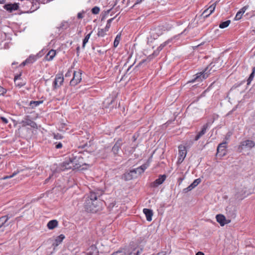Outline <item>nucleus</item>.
Listing matches in <instances>:
<instances>
[{
  "label": "nucleus",
  "mask_w": 255,
  "mask_h": 255,
  "mask_svg": "<svg viewBox=\"0 0 255 255\" xmlns=\"http://www.w3.org/2000/svg\"><path fill=\"white\" fill-rule=\"evenodd\" d=\"M87 165L84 161L82 154L78 153L77 155L63 161L59 166V170L64 171L66 169H79L83 165Z\"/></svg>",
  "instance_id": "nucleus-1"
},
{
  "label": "nucleus",
  "mask_w": 255,
  "mask_h": 255,
  "mask_svg": "<svg viewBox=\"0 0 255 255\" xmlns=\"http://www.w3.org/2000/svg\"><path fill=\"white\" fill-rule=\"evenodd\" d=\"M100 197V193L95 192H91L90 197L93 199V203L91 206H89L90 212L92 213L97 212L100 209V204L101 202L98 197Z\"/></svg>",
  "instance_id": "nucleus-2"
},
{
  "label": "nucleus",
  "mask_w": 255,
  "mask_h": 255,
  "mask_svg": "<svg viewBox=\"0 0 255 255\" xmlns=\"http://www.w3.org/2000/svg\"><path fill=\"white\" fill-rule=\"evenodd\" d=\"M255 146L254 141L250 139H246L240 142L238 149L241 152L245 150H250Z\"/></svg>",
  "instance_id": "nucleus-3"
},
{
  "label": "nucleus",
  "mask_w": 255,
  "mask_h": 255,
  "mask_svg": "<svg viewBox=\"0 0 255 255\" xmlns=\"http://www.w3.org/2000/svg\"><path fill=\"white\" fill-rule=\"evenodd\" d=\"M81 79L82 78L81 72L80 71H74L73 73V77L70 82V85L71 86H75L80 82Z\"/></svg>",
  "instance_id": "nucleus-4"
},
{
  "label": "nucleus",
  "mask_w": 255,
  "mask_h": 255,
  "mask_svg": "<svg viewBox=\"0 0 255 255\" xmlns=\"http://www.w3.org/2000/svg\"><path fill=\"white\" fill-rule=\"evenodd\" d=\"M64 81V78L61 74L56 75L53 84V87L54 89H57L59 88L63 84Z\"/></svg>",
  "instance_id": "nucleus-5"
},
{
  "label": "nucleus",
  "mask_w": 255,
  "mask_h": 255,
  "mask_svg": "<svg viewBox=\"0 0 255 255\" xmlns=\"http://www.w3.org/2000/svg\"><path fill=\"white\" fill-rule=\"evenodd\" d=\"M217 1L212 3L208 8L206 9L202 13V15L204 18L208 17L211 14H212L216 8Z\"/></svg>",
  "instance_id": "nucleus-6"
},
{
  "label": "nucleus",
  "mask_w": 255,
  "mask_h": 255,
  "mask_svg": "<svg viewBox=\"0 0 255 255\" xmlns=\"http://www.w3.org/2000/svg\"><path fill=\"white\" fill-rule=\"evenodd\" d=\"M227 142L225 141L219 144L217 147V154L221 156H223L226 154V145Z\"/></svg>",
  "instance_id": "nucleus-7"
},
{
  "label": "nucleus",
  "mask_w": 255,
  "mask_h": 255,
  "mask_svg": "<svg viewBox=\"0 0 255 255\" xmlns=\"http://www.w3.org/2000/svg\"><path fill=\"white\" fill-rule=\"evenodd\" d=\"M21 124L23 127L26 126H29L31 128H37V124L28 118V117H26L21 122Z\"/></svg>",
  "instance_id": "nucleus-8"
},
{
  "label": "nucleus",
  "mask_w": 255,
  "mask_h": 255,
  "mask_svg": "<svg viewBox=\"0 0 255 255\" xmlns=\"http://www.w3.org/2000/svg\"><path fill=\"white\" fill-rule=\"evenodd\" d=\"M209 127V123H206L203 125L200 131H199L194 138L195 141L199 140L201 136L204 135L207 132V130Z\"/></svg>",
  "instance_id": "nucleus-9"
},
{
  "label": "nucleus",
  "mask_w": 255,
  "mask_h": 255,
  "mask_svg": "<svg viewBox=\"0 0 255 255\" xmlns=\"http://www.w3.org/2000/svg\"><path fill=\"white\" fill-rule=\"evenodd\" d=\"M175 37H173V38H171L170 39H168L167 40H166V41H165L164 42H163V43L161 44L157 48L156 50L155 51L153 54L155 55V56H157L159 52L165 46H166L167 45L169 44L171 42V41H172L173 39Z\"/></svg>",
  "instance_id": "nucleus-10"
},
{
  "label": "nucleus",
  "mask_w": 255,
  "mask_h": 255,
  "mask_svg": "<svg viewBox=\"0 0 255 255\" xmlns=\"http://www.w3.org/2000/svg\"><path fill=\"white\" fill-rule=\"evenodd\" d=\"M165 175H160L158 178L156 179L152 183L151 186L153 187H157V186L161 184L166 179Z\"/></svg>",
  "instance_id": "nucleus-11"
},
{
  "label": "nucleus",
  "mask_w": 255,
  "mask_h": 255,
  "mask_svg": "<svg viewBox=\"0 0 255 255\" xmlns=\"http://www.w3.org/2000/svg\"><path fill=\"white\" fill-rule=\"evenodd\" d=\"M162 34V31L160 27H156L152 29L150 31L151 37L153 39H157V37Z\"/></svg>",
  "instance_id": "nucleus-12"
},
{
  "label": "nucleus",
  "mask_w": 255,
  "mask_h": 255,
  "mask_svg": "<svg viewBox=\"0 0 255 255\" xmlns=\"http://www.w3.org/2000/svg\"><path fill=\"white\" fill-rule=\"evenodd\" d=\"M18 5L17 3H8L4 5V8L9 12H12L13 10H17L18 8Z\"/></svg>",
  "instance_id": "nucleus-13"
},
{
  "label": "nucleus",
  "mask_w": 255,
  "mask_h": 255,
  "mask_svg": "<svg viewBox=\"0 0 255 255\" xmlns=\"http://www.w3.org/2000/svg\"><path fill=\"white\" fill-rule=\"evenodd\" d=\"M122 144V140L121 139H118L115 143L112 148V151L115 154H117Z\"/></svg>",
  "instance_id": "nucleus-14"
},
{
  "label": "nucleus",
  "mask_w": 255,
  "mask_h": 255,
  "mask_svg": "<svg viewBox=\"0 0 255 255\" xmlns=\"http://www.w3.org/2000/svg\"><path fill=\"white\" fill-rule=\"evenodd\" d=\"M178 149H179V152H178L179 157L185 158L186 156V154H187V150H186L185 146L184 145H180L178 146Z\"/></svg>",
  "instance_id": "nucleus-15"
},
{
  "label": "nucleus",
  "mask_w": 255,
  "mask_h": 255,
  "mask_svg": "<svg viewBox=\"0 0 255 255\" xmlns=\"http://www.w3.org/2000/svg\"><path fill=\"white\" fill-rule=\"evenodd\" d=\"M216 219L217 222H218L221 226H223L227 223L226 222V220L225 217L222 214L217 215Z\"/></svg>",
  "instance_id": "nucleus-16"
},
{
  "label": "nucleus",
  "mask_w": 255,
  "mask_h": 255,
  "mask_svg": "<svg viewBox=\"0 0 255 255\" xmlns=\"http://www.w3.org/2000/svg\"><path fill=\"white\" fill-rule=\"evenodd\" d=\"M143 212L146 216L147 221H151L153 216L152 211L150 209L145 208L143 209Z\"/></svg>",
  "instance_id": "nucleus-17"
},
{
  "label": "nucleus",
  "mask_w": 255,
  "mask_h": 255,
  "mask_svg": "<svg viewBox=\"0 0 255 255\" xmlns=\"http://www.w3.org/2000/svg\"><path fill=\"white\" fill-rule=\"evenodd\" d=\"M93 199L90 197V194L87 196L86 198V200L84 203V207L88 211L90 212V208H89L88 205H90L91 207L93 203Z\"/></svg>",
  "instance_id": "nucleus-18"
},
{
  "label": "nucleus",
  "mask_w": 255,
  "mask_h": 255,
  "mask_svg": "<svg viewBox=\"0 0 255 255\" xmlns=\"http://www.w3.org/2000/svg\"><path fill=\"white\" fill-rule=\"evenodd\" d=\"M56 55V51L54 50H50L45 57L47 61L52 60Z\"/></svg>",
  "instance_id": "nucleus-19"
},
{
  "label": "nucleus",
  "mask_w": 255,
  "mask_h": 255,
  "mask_svg": "<svg viewBox=\"0 0 255 255\" xmlns=\"http://www.w3.org/2000/svg\"><path fill=\"white\" fill-rule=\"evenodd\" d=\"M58 222L56 220H52L50 221L47 225L48 228L52 230L58 226Z\"/></svg>",
  "instance_id": "nucleus-20"
},
{
  "label": "nucleus",
  "mask_w": 255,
  "mask_h": 255,
  "mask_svg": "<svg viewBox=\"0 0 255 255\" xmlns=\"http://www.w3.org/2000/svg\"><path fill=\"white\" fill-rule=\"evenodd\" d=\"M20 79V75H17L16 76H15L14 77V83L16 86L19 88L22 87L25 85V83L19 81Z\"/></svg>",
  "instance_id": "nucleus-21"
},
{
  "label": "nucleus",
  "mask_w": 255,
  "mask_h": 255,
  "mask_svg": "<svg viewBox=\"0 0 255 255\" xmlns=\"http://www.w3.org/2000/svg\"><path fill=\"white\" fill-rule=\"evenodd\" d=\"M134 177V175L130 172L125 173L123 175V178L126 181L131 180Z\"/></svg>",
  "instance_id": "nucleus-22"
},
{
  "label": "nucleus",
  "mask_w": 255,
  "mask_h": 255,
  "mask_svg": "<svg viewBox=\"0 0 255 255\" xmlns=\"http://www.w3.org/2000/svg\"><path fill=\"white\" fill-rule=\"evenodd\" d=\"M43 103L42 101H31L30 102L29 106L31 107L32 108H34L37 106H38L40 104Z\"/></svg>",
  "instance_id": "nucleus-23"
},
{
  "label": "nucleus",
  "mask_w": 255,
  "mask_h": 255,
  "mask_svg": "<svg viewBox=\"0 0 255 255\" xmlns=\"http://www.w3.org/2000/svg\"><path fill=\"white\" fill-rule=\"evenodd\" d=\"M92 33V31H91L89 34H88L84 38V39L83 40V44H82V48L84 49L86 46V44L87 43V42L89 41V38L91 37V34Z\"/></svg>",
  "instance_id": "nucleus-24"
},
{
  "label": "nucleus",
  "mask_w": 255,
  "mask_h": 255,
  "mask_svg": "<svg viewBox=\"0 0 255 255\" xmlns=\"http://www.w3.org/2000/svg\"><path fill=\"white\" fill-rule=\"evenodd\" d=\"M37 59V57L34 55H30L28 58L26 59V62H28V64H31L34 62Z\"/></svg>",
  "instance_id": "nucleus-25"
},
{
  "label": "nucleus",
  "mask_w": 255,
  "mask_h": 255,
  "mask_svg": "<svg viewBox=\"0 0 255 255\" xmlns=\"http://www.w3.org/2000/svg\"><path fill=\"white\" fill-rule=\"evenodd\" d=\"M65 238L64 235L61 234L58 236L55 239L56 246H58L60 244Z\"/></svg>",
  "instance_id": "nucleus-26"
},
{
  "label": "nucleus",
  "mask_w": 255,
  "mask_h": 255,
  "mask_svg": "<svg viewBox=\"0 0 255 255\" xmlns=\"http://www.w3.org/2000/svg\"><path fill=\"white\" fill-rule=\"evenodd\" d=\"M230 23H231V20H226V21L222 22L220 24L219 27L222 29L226 28L227 27H228Z\"/></svg>",
  "instance_id": "nucleus-27"
},
{
  "label": "nucleus",
  "mask_w": 255,
  "mask_h": 255,
  "mask_svg": "<svg viewBox=\"0 0 255 255\" xmlns=\"http://www.w3.org/2000/svg\"><path fill=\"white\" fill-rule=\"evenodd\" d=\"M107 30L104 28L99 29L97 35L99 37H104L107 32Z\"/></svg>",
  "instance_id": "nucleus-28"
},
{
  "label": "nucleus",
  "mask_w": 255,
  "mask_h": 255,
  "mask_svg": "<svg viewBox=\"0 0 255 255\" xmlns=\"http://www.w3.org/2000/svg\"><path fill=\"white\" fill-rule=\"evenodd\" d=\"M69 27V24L67 22H66V21H64V22H62L61 24H60V26L59 27V28L60 29H67L68 27Z\"/></svg>",
  "instance_id": "nucleus-29"
},
{
  "label": "nucleus",
  "mask_w": 255,
  "mask_h": 255,
  "mask_svg": "<svg viewBox=\"0 0 255 255\" xmlns=\"http://www.w3.org/2000/svg\"><path fill=\"white\" fill-rule=\"evenodd\" d=\"M121 39L120 35H117L114 42V46L116 47L119 44L120 40Z\"/></svg>",
  "instance_id": "nucleus-30"
},
{
  "label": "nucleus",
  "mask_w": 255,
  "mask_h": 255,
  "mask_svg": "<svg viewBox=\"0 0 255 255\" xmlns=\"http://www.w3.org/2000/svg\"><path fill=\"white\" fill-rule=\"evenodd\" d=\"M255 67L253 68V71L252 73L251 74L248 80V84H249L251 81L253 79L254 76H255Z\"/></svg>",
  "instance_id": "nucleus-31"
},
{
  "label": "nucleus",
  "mask_w": 255,
  "mask_h": 255,
  "mask_svg": "<svg viewBox=\"0 0 255 255\" xmlns=\"http://www.w3.org/2000/svg\"><path fill=\"white\" fill-rule=\"evenodd\" d=\"M201 181V180L200 178H198L195 179L192 183L191 184V185H192V187L193 188H194L195 187H196Z\"/></svg>",
  "instance_id": "nucleus-32"
},
{
  "label": "nucleus",
  "mask_w": 255,
  "mask_h": 255,
  "mask_svg": "<svg viewBox=\"0 0 255 255\" xmlns=\"http://www.w3.org/2000/svg\"><path fill=\"white\" fill-rule=\"evenodd\" d=\"M100 12V8L98 6H95L92 9V12L93 14H98Z\"/></svg>",
  "instance_id": "nucleus-33"
},
{
  "label": "nucleus",
  "mask_w": 255,
  "mask_h": 255,
  "mask_svg": "<svg viewBox=\"0 0 255 255\" xmlns=\"http://www.w3.org/2000/svg\"><path fill=\"white\" fill-rule=\"evenodd\" d=\"M18 172L15 171L11 175L9 176H5L2 177L1 179L3 180L7 179L8 178H11L13 177H14L15 175H16L17 174Z\"/></svg>",
  "instance_id": "nucleus-34"
},
{
  "label": "nucleus",
  "mask_w": 255,
  "mask_h": 255,
  "mask_svg": "<svg viewBox=\"0 0 255 255\" xmlns=\"http://www.w3.org/2000/svg\"><path fill=\"white\" fill-rule=\"evenodd\" d=\"M243 14L242 13H241V12L239 11L237 12V13L236 14V15L235 16V20H238L242 18Z\"/></svg>",
  "instance_id": "nucleus-35"
},
{
  "label": "nucleus",
  "mask_w": 255,
  "mask_h": 255,
  "mask_svg": "<svg viewBox=\"0 0 255 255\" xmlns=\"http://www.w3.org/2000/svg\"><path fill=\"white\" fill-rule=\"evenodd\" d=\"M193 188V187H192V185H191V184L188 186L187 187V188H185L183 189V192L184 193H187L191 190H192Z\"/></svg>",
  "instance_id": "nucleus-36"
},
{
  "label": "nucleus",
  "mask_w": 255,
  "mask_h": 255,
  "mask_svg": "<svg viewBox=\"0 0 255 255\" xmlns=\"http://www.w3.org/2000/svg\"><path fill=\"white\" fill-rule=\"evenodd\" d=\"M111 255H126V254L122 251H118L113 253Z\"/></svg>",
  "instance_id": "nucleus-37"
},
{
  "label": "nucleus",
  "mask_w": 255,
  "mask_h": 255,
  "mask_svg": "<svg viewBox=\"0 0 255 255\" xmlns=\"http://www.w3.org/2000/svg\"><path fill=\"white\" fill-rule=\"evenodd\" d=\"M136 169V171L137 172V174H141L142 173H143V169H142V168H140V167H138Z\"/></svg>",
  "instance_id": "nucleus-38"
},
{
  "label": "nucleus",
  "mask_w": 255,
  "mask_h": 255,
  "mask_svg": "<svg viewBox=\"0 0 255 255\" xmlns=\"http://www.w3.org/2000/svg\"><path fill=\"white\" fill-rule=\"evenodd\" d=\"M200 74V75L199 76H197L196 77V78H195L194 79H193L192 80V82H194L195 81H199L201 80V76H202V74Z\"/></svg>",
  "instance_id": "nucleus-39"
},
{
  "label": "nucleus",
  "mask_w": 255,
  "mask_h": 255,
  "mask_svg": "<svg viewBox=\"0 0 255 255\" xmlns=\"http://www.w3.org/2000/svg\"><path fill=\"white\" fill-rule=\"evenodd\" d=\"M6 90L3 87L0 86V95H3L6 93Z\"/></svg>",
  "instance_id": "nucleus-40"
},
{
  "label": "nucleus",
  "mask_w": 255,
  "mask_h": 255,
  "mask_svg": "<svg viewBox=\"0 0 255 255\" xmlns=\"http://www.w3.org/2000/svg\"><path fill=\"white\" fill-rule=\"evenodd\" d=\"M55 144H56V145H55L56 148L59 149V148H61L62 147V144L61 142H60L58 143L56 142Z\"/></svg>",
  "instance_id": "nucleus-41"
},
{
  "label": "nucleus",
  "mask_w": 255,
  "mask_h": 255,
  "mask_svg": "<svg viewBox=\"0 0 255 255\" xmlns=\"http://www.w3.org/2000/svg\"><path fill=\"white\" fill-rule=\"evenodd\" d=\"M133 252H134V253L136 255H140V254H141V253L142 252V249H140L139 250H138L137 251H136L135 250H134L133 251Z\"/></svg>",
  "instance_id": "nucleus-42"
},
{
  "label": "nucleus",
  "mask_w": 255,
  "mask_h": 255,
  "mask_svg": "<svg viewBox=\"0 0 255 255\" xmlns=\"http://www.w3.org/2000/svg\"><path fill=\"white\" fill-rule=\"evenodd\" d=\"M248 6H244L242 8H241L239 11L241 12L243 14L245 13L246 10L247 9Z\"/></svg>",
  "instance_id": "nucleus-43"
},
{
  "label": "nucleus",
  "mask_w": 255,
  "mask_h": 255,
  "mask_svg": "<svg viewBox=\"0 0 255 255\" xmlns=\"http://www.w3.org/2000/svg\"><path fill=\"white\" fill-rule=\"evenodd\" d=\"M27 2L30 3L31 4V7L30 8V9L33 11H34L35 10H36L37 8V6H36L35 7H34V5L32 4V2H30V1H27Z\"/></svg>",
  "instance_id": "nucleus-44"
},
{
  "label": "nucleus",
  "mask_w": 255,
  "mask_h": 255,
  "mask_svg": "<svg viewBox=\"0 0 255 255\" xmlns=\"http://www.w3.org/2000/svg\"><path fill=\"white\" fill-rule=\"evenodd\" d=\"M184 159V158H183L178 157V161H177V163L178 164H181L183 162Z\"/></svg>",
  "instance_id": "nucleus-45"
},
{
  "label": "nucleus",
  "mask_w": 255,
  "mask_h": 255,
  "mask_svg": "<svg viewBox=\"0 0 255 255\" xmlns=\"http://www.w3.org/2000/svg\"><path fill=\"white\" fill-rule=\"evenodd\" d=\"M130 172L134 175V177L137 174L135 168L130 170Z\"/></svg>",
  "instance_id": "nucleus-46"
},
{
  "label": "nucleus",
  "mask_w": 255,
  "mask_h": 255,
  "mask_svg": "<svg viewBox=\"0 0 255 255\" xmlns=\"http://www.w3.org/2000/svg\"><path fill=\"white\" fill-rule=\"evenodd\" d=\"M62 136L59 134H54V138L55 139H61V138H62Z\"/></svg>",
  "instance_id": "nucleus-47"
},
{
  "label": "nucleus",
  "mask_w": 255,
  "mask_h": 255,
  "mask_svg": "<svg viewBox=\"0 0 255 255\" xmlns=\"http://www.w3.org/2000/svg\"><path fill=\"white\" fill-rule=\"evenodd\" d=\"M139 167H140V168H142V169H143V172L147 168V166L146 164H143Z\"/></svg>",
  "instance_id": "nucleus-48"
},
{
  "label": "nucleus",
  "mask_w": 255,
  "mask_h": 255,
  "mask_svg": "<svg viewBox=\"0 0 255 255\" xmlns=\"http://www.w3.org/2000/svg\"><path fill=\"white\" fill-rule=\"evenodd\" d=\"M1 119L4 123L7 124L8 123V120L5 118L1 117Z\"/></svg>",
  "instance_id": "nucleus-49"
},
{
  "label": "nucleus",
  "mask_w": 255,
  "mask_h": 255,
  "mask_svg": "<svg viewBox=\"0 0 255 255\" xmlns=\"http://www.w3.org/2000/svg\"><path fill=\"white\" fill-rule=\"evenodd\" d=\"M77 17L79 19L82 18L83 17V14L81 12H79L77 14Z\"/></svg>",
  "instance_id": "nucleus-50"
},
{
  "label": "nucleus",
  "mask_w": 255,
  "mask_h": 255,
  "mask_svg": "<svg viewBox=\"0 0 255 255\" xmlns=\"http://www.w3.org/2000/svg\"><path fill=\"white\" fill-rule=\"evenodd\" d=\"M166 253L164 252H161L156 254H153L152 255H165Z\"/></svg>",
  "instance_id": "nucleus-51"
},
{
  "label": "nucleus",
  "mask_w": 255,
  "mask_h": 255,
  "mask_svg": "<svg viewBox=\"0 0 255 255\" xmlns=\"http://www.w3.org/2000/svg\"><path fill=\"white\" fill-rule=\"evenodd\" d=\"M110 26H111V24L107 23L106 26L104 29H106L108 31L109 30Z\"/></svg>",
  "instance_id": "nucleus-52"
},
{
  "label": "nucleus",
  "mask_w": 255,
  "mask_h": 255,
  "mask_svg": "<svg viewBox=\"0 0 255 255\" xmlns=\"http://www.w3.org/2000/svg\"><path fill=\"white\" fill-rule=\"evenodd\" d=\"M114 18H110L109 19V20H108L107 21V23H109L110 24H111V22L113 21V20H114Z\"/></svg>",
  "instance_id": "nucleus-53"
},
{
  "label": "nucleus",
  "mask_w": 255,
  "mask_h": 255,
  "mask_svg": "<svg viewBox=\"0 0 255 255\" xmlns=\"http://www.w3.org/2000/svg\"><path fill=\"white\" fill-rule=\"evenodd\" d=\"M53 176V174L51 175H50L49 177L48 178H47L45 180V183H48V182L49 181V179H50L51 177Z\"/></svg>",
  "instance_id": "nucleus-54"
},
{
  "label": "nucleus",
  "mask_w": 255,
  "mask_h": 255,
  "mask_svg": "<svg viewBox=\"0 0 255 255\" xmlns=\"http://www.w3.org/2000/svg\"><path fill=\"white\" fill-rule=\"evenodd\" d=\"M143 0H136L135 4H139L141 3Z\"/></svg>",
  "instance_id": "nucleus-55"
},
{
  "label": "nucleus",
  "mask_w": 255,
  "mask_h": 255,
  "mask_svg": "<svg viewBox=\"0 0 255 255\" xmlns=\"http://www.w3.org/2000/svg\"><path fill=\"white\" fill-rule=\"evenodd\" d=\"M71 71L69 70V71L67 72V73L65 74V76H66V77H67V76H69V75H70V74H71Z\"/></svg>",
  "instance_id": "nucleus-56"
},
{
  "label": "nucleus",
  "mask_w": 255,
  "mask_h": 255,
  "mask_svg": "<svg viewBox=\"0 0 255 255\" xmlns=\"http://www.w3.org/2000/svg\"><path fill=\"white\" fill-rule=\"evenodd\" d=\"M196 255H204V254L202 252H198Z\"/></svg>",
  "instance_id": "nucleus-57"
},
{
  "label": "nucleus",
  "mask_w": 255,
  "mask_h": 255,
  "mask_svg": "<svg viewBox=\"0 0 255 255\" xmlns=\"http://www.w3.org/2000/svg\"><path fill=\"white\" fill-rule=\"evenodd\" d=\"M28 64V62H26V60L23 61L22 63H21V65H23V66H25L26 64Z\"/></svg>",
  "instance_id": "nucleus-58"
},
{
  "label": "nucleus",
  "mask_w": 255,
  "mask_h": 255,
  "mask_svg": "<svg viewBox=\"0 0 255 255\" xmlns=\"http://www.w3.org/2000/svg\"><path fill=\"white\" fill-rule=\"evenodd\" d=\"M208 68H209V67H207L206 68V69H205V71H204V72H206V73H205V74H207V73L208 72H208H206V71L208 70ZM209 71H210V70L209 71Z\"/></svg>",
  "instance_id": "nucleus-59"
},
{
  "label": "nucleus",
  "mask_w": 255,
  "mask_h": 255,
  "mask_svg": "<svg viewBox=\"0 0 255 255\" xmlns=\"http://www.w3.org/2000/svg\"><path fill=\"white\" fill-rule=\"evenodd\" d=\"M5 0H0V3L4 2Z\"/></svg>",
  "instance_id": "nucleus-60"
},
{
  "label": "nucleus",
  "mask_w": 255,
  "mask_h": 255,
  "mask_svg": "<svg viewBox=\"0 0 255 255\" xmlns=\"http://www.w3.org/2000/svg\"><path fill=\"white\" fill-rule=\"evenodd\" d=\"M79 49H80V47H78L76 48V50H77V52H79Z\"/></svg>",
  "instance_id": "nucleus-61"
},
{
  "label": "nucleus",
  "mask_w": 255,
  "mask_h": 255,
  "mask_svg": "<svg viewBox=\"0 0 255 255\" xmlns=\"http://www.w3.org/2000/svg\"><path fill=\"white\" fill-rule=\"evenodd\" d=\"M252 31L254 32V33H255V29H253Z\"/></svg>",
  "instance_id": "nucleus-62"
},
{
  "label": "nucleus",
  "mask_w": 255,
  "mask_h": 255,
  "mask_svg": "<svg viewBox=\"0 0 255 255\" xmlns=\"http://www.w3.org/2000/svg\"><path fill=\"white\" fill-rule=\"evenodd\" d=\"M230 136V135L229 134V135H228V137H226V138H227V139H228V138H229Z\"/></svg>",
  "instance_id": "nucleus-63"
},
{
  "label": "nucleus",
  "mask_w": 255,
  "mask_h": 255,
  "mask_svg": "<svg viewBox=\"0 0 255 255\" xmlns=\"http://www.w3.org/2000/svg\"><path fill=\"white\" fill-rule=\"evenodd\" d=\"M113 102V100H111V101H110V103L112 104Z\"/></svg>",
  "instance_id": "nucleus-64"
}]
</instances>
